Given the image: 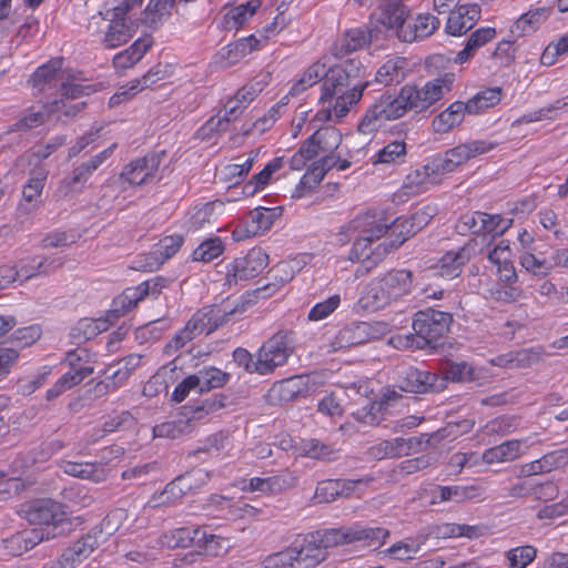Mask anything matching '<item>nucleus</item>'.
Masks as SVG:
<instances>
[{
  "label": "nucleus",
  "mask_w": 568,
  "mask_h": 568,
  "mask_svg": "<svg viewBox=\"0 0 568 568\" xmlns=\"http://www.w3.org/2000/svg\"><path fill=\"white\" fill-rule=\"evenodd\" d=\"M368 81L352 83L348 75L341 68H328L322 83V102L335 100L332 110L337 118H343L349 108L359 102Z\"/></svg>",
  "instance_id": "nucleus-3"
},
{
  "label": "nucleus",
  "mask_w": 568,
  "mask_h": 568,
  "mask_svg": "<svg viewBox=\"0 0 568 568\" xmlns=\"http://www.w3.org/2000/svg\"><path fill=\"white\" fill-rule=\"evenodd\" d=\"M407 112L402 89L396 94L386 91L367 109L358 124V132L372 135L385 122L400 119Z\"/></svg>",
  "instance_id": "nucleus-6"
},
{
  "label": "nucleus",
  "mask_w": 568,
  "mask_h": 568,
  "mask_svg": "<svg viewBox=\"0 0 568 568\" xmlns=\"http://www.w3.org/2000/svg\"><path fill=\"white\" fill-rule=\"evenodd\" d=\"M379 14L377 17L378 23L387 29L396 30L399 38V31L407 26L406 18L408 11L403 3H394L388 1H379Z\"/></svg>",
  "instance_id": "nucleus-30"
},
{
  "label": "nucleus",
  "mask_w": 568,
  "mask_h": 568,
  "mask_svg": "<svg viewBox=\"0 0 568 568\" xmlns=\"http://www.w3.org/2000/svg\"><path fill=\"white\" fill-rule=\"evenodd\" d=\"M495 144L486 141H470L447 150L443 155L433 159V168L439 173H450L459 165L477 155L489 152Z\"/></svg>",
  "instance_id": "nucleus-11"
},
{
  "label": "nucleus",
  "mask_w": 568,
  "mask_h": 568,
  "mask_svg": "<svg viewBox=\"0 0 568 568\" xmlns=\"http://www.w3.org/2000/svg\"><path fill=\"white\" fill-rule=\"evenodd\" d=\"M407 154L406 143L404 141H393L386 144L376 155L374 164H400L405 161Z\"/></svg>",
  "instance_id": "nucleus-49"
},
{
  "label": "nucleus",
  "mask_w": 568,
  "mask_h": 568,
  "mask_svg": "<svg viewBox=\"0 0 568 568\" xmlns=\"http://www.w3.org/2000/svg\"><path fill=\"white\" fill-rule=\"evenodd\" d=\"M100 14L104 20L109 21L108 28L101 38V43L105 49H116L133 38L135 29L131 21L114 17L105 18V13L102 11Z\"/></svg>",
  "instance_id": "nucleus-21"
},
{
  "label": "nucleus",
  "mask_w": 568,
  "mask_h": 568,
  "mask_svg": "<svg viewBox=\"0 0 568 568\" xmlns=\"http://www.w3.org/2000/svg\"><path fill=\"white\" fill-rule=\"evenodd\" d=\"M60 91L61 99L65 101L69 99H78L82 95H89L93 91V89L92 85H84L78 83L73 77L67 74L65 80H63L60 84Z\"/></svg>",
  "instance_id": "nucleus-62"
},
{
  "label": "nucleus",
  "mask_w": 568,
  "mask_h": 568,
  "mask_svg": "<svg viewBox=\"0 0 568 568\" xmlns=\"http://www.w3.org/2000/svg\"><path fill=\"white\" fill-rule=\"evenodd\" d=\"M388 530L376 527H354L347 529H327L302 535L305 547L317 552L316 566L323 562L327 556V548L352 541L369 540V546L379 545L388 536Z\"/></svg>",
  "instance_id": "nucleus-1"
},
{
  "label": "nucleus",
  "mask_w": 568,
  "mask_h": 568,
  "mask_svg": "<svg viewBox=\"0 0 568 568\" xmlns=\"http://www.w3.org/2000/svg\"><path fill=\"white\" fill-rule=\"evenodd\" d=\"M436 379L435 374L415 367L398 371V387L407 393H426L435 387Z\"/></svg>",
  "instance_id": "nucleus-22"
},
{
  "label": "nucleus",
  "mask_w": 568,
  "mask_h": 568,
  "mask_svg": "<svg viewBox=\"0 0 568 568\" xmlns=\"http://www.w3.org/2000/svg\"><path fill=\"white\" fill-rule=\"evenodd\" d=\"M480 7L476 3L459 6L448 17L446 23L447 33L452 36L465 34L480 19Z\"/></svg>",
  "instance_id": "nucleus-23"
},
{
  "label": "nucleus",
  "mask_w": 568,
  "mask_h": 568,
  "mask_svg": "<svg viewBox=\"0 0 568 568\" xmlns=\"http://www.w3.org/2000/svg\"><path fill=\"white\" fill-rule=\"evenodd\" d=\"M342 135L332 126L315 131L297 150L306 161L313 160L320 153L333 152L339 145Z\"/></svg>",
  "instance_id": "nucleus-17"
},
{
  "label": "nucleus",
  "mask_w": 568,
  "mask_h": 568,
  "mask_svg": "<svg viewBox=\"0 0 568 568\" xmlns=\"http://www.w3.org/2000/svg\"><path fill=\"white\" fill-rule=\"evenodd\" d=\"M428 539V535L420 532L415 538H408L406 541L394 544L386 550L390 558L396 560H408L415 558L420 550L422 545Z\"/></svg>",
  "instance_id": "nucleus-43"
},
{
  "label": "nucleus",
  "mask_w": 568,
  "mask_h": 568,
  "mask_svg": "<svg viewBox=\"0 0 568 568\" xmlns=\"http://www.w3.org/2000/svg\"><path fill=\"white\" fill-rule=\"evenodd\" d=\"M303 376L283 379L271 388V393L282 402H291L304 393Z\"/></svg>",
  "instance_id": "nucleus-46"
},
{
  "label": "nucleus",
  "mask_w": 568,
  "mask_h": 568,
  "mask_svg": "<svg viewBox=\"0 0 568 568\" xmlns=\"http://www.w3.org/2000/svg\"><path fill=\"white\" fill-rule=\"evenodd\" d=\"M503 90L499 87L488 88L478 92L467 102H464L467 106L469 114H478L488 108L495 106L501 100Z\"/></svg>",
  "instance_id": "nucleus-42"
},
{
  "label": "nucleus",
  "mask_w": 568,
  "mask_h": 568,
  "mask_svg": "<svg viewBox=\"0 0 568 568\" xmlns=\"http://www.w3.org/2000/svg\"><path fill=\"white\" fill-rule=\"evenodd\" d=\"M142 2L143 0H106L103 13L105 18L126 19V14L134 8L141 7Z\"/></svg>",
  "instance_id": "nucleus-59"
},
{
  "label": "nucleus",
  "mask_w": 568,
  "mask_h": 568,
  "mask_svg": "<svg viewBox=\"0 0 568 568\" xmlns=\"http://www.w3.org/2000/svg\"><path fill=\"white\" fill-rule=\"evenodd\" d=\"M447 429H440L432 435H420L412 438H395L392 440H382L368 448L367 454L374 459L395 458L402 455H409L410 450L422 445H430L433 440H440L445 437Z\"/></svg>",
  "instance_id": "nucleus-10"
},
{
  "label": "nucleus",
  "mask_w": 568,
  "mask_h": 568,
  "mask_svg": "<svg viewBox=\"0 0 568 568\" xmlns=\"http://www.w3.org/2000/svg\"><path fill=\"white\" fill-rule=\"evenodd\" d=\"M22 513L30 524L44 526L47 538L64 536L72 530L65 507L52 499L33 500L24 506Z\"/></svg>",
  "instance_id": "nucleus-5"
},
{
  "label": "nucleus",
  "mask_w": 568,
  "mask_h": 568,
  "mask_svg": "<svg viewBox=\"0 0 568 568\" xmlns=\"http://www.w3.org/2000/svg\"><path fill=\"white\" fill-rule=\"evenodd\" d=\"M47 176L48 172L42 168L34 169L33 171H31L30 179L22 191V196L26 204L22 203L20 205V209L30 212L38 206L40 202L39 197L44 187Z\"/></svg>",
  "instance_id": "nucleus-34"
},
{
  "label": "nucleus",
  "mask_w": 568,
  "mask_h": 568,
  "mask_svg": "<svg viewBox=\"0 0 568 568\" xmlns=\"http://www.w3.org/2000/svg\"><path fill=\"white\" fill-rule=\"evenodd\" d=\"M372 41L371 31L366 28H353L346 30L332 47V53L336 58H343L354 51L363 49Z\"/></svg>",
  "instance_id": "nucleus-26"
},
{
  "label": "nucleus",
  "mask_w": 568,
  "mask_h": 568,
  "mask_svg": "<svg viewBox=\"0 0 568 568\" xmlns=\"http://www.w3.org/2000/svg\"><path fill=\"white\" fill-rule=\"evenodd\" d=\"M469 261V253L465 247L445 253L437 265L440 277L453 280L462 273L464 265Z\"/></svg>",
  "instance_id": "nucleus-35"
},
{
  "label": "nucleus",
  "mask_w": 568,
  "mask_h": 568,
  "mask_svg": "<svg viewBox=\"0 0 568 568\" xmlns=\"http://www.w3.org/2000/svg\"><path fill=\"white\" fill-rule=\"evenodd\" d=\"M454 74H445L425 83L423 88L414 84L403 85L402 92L405 98L407 111L420 113L426 111L434 103L444 98L452 90Z\"/></svg>",
  "instance_id": "nucleus-7"
},
{
  "label": "nucleus",
  "mask_w": 568,
  "mask_h": 568,
  "mask_svg": "<svg viewBox=\"0 0 568 568\" xmlns=\"http://www.w3.org/2000/svg\"><path fill=\"white\" fill-rule=\"evenodd\" d=\"M375 212H366L354 217L352 221L342 225L334 235L335 243L344 246L355 239L359 233H367L375 229L379 233L383 230L382 224H376Z\"/></svg>",
  "instance_id": "nucleus-20"
},
{
  "label": "nucleus",
  "mask_w": 568,
  "mask_h": 568,
  "mask_svg": "<svg viewBox=\"0 0 568 568\" xmlns=\"http://www.w3.org/2000/svg\"><path fill=\"white\" fill-rule=\"evenodd\" d=\"M199 377V393L210 392L213 388L222 387L230 378V374L216 367H207L195 374Z\"/></svg>",
  "instance_id": "nucleus-48"
},
{
  "label": "nucleus",
  "mask_w": 568,
  "mask_h": 568,
  "mask_svg": "<svg viewBox=\"0 0 568 568\" xmlns=\"http://www.w3.org/2000/svg\"><path fill=\"white\" fill-rule=\"evenodd\" d=\"M326 65L321 62L313 63L302 75V78L294 83L291 88V95H298L303 91H305L308 87L314 85L317 81L324 79L326 73Z\"/></svg>",
  "instance_id": "nucleus-51"
},
{
  "label": "nucleus",
  "mask_w": 568,
  "mask_h": 568,
  "mask_svg": "<svg viewBox=\"0 0 568 568\" xmlns=\"http://www.w3.org/2000/svg\"><path fill=\"white\" fill-rule=\"evenodd\" d=\"M371 329V325L366 322L346 326L338 332L336 344L339 348L364 344L373 337Z\"/></svg>",
  "instance_id": "nucleus-37"
},
{
  "label": "nucleus",
  "mask_w": 568,
  "mask_h": 568,
  "mask_svg": "<svg viewBox=\"0 0 568 568\" xmlns=\"http://www.w3.org/2000/svg\"><path fill=\"white\" fill-rule=\"evenodd\" d=\"M413 274L407 270H393L374 278L363 291L359 304L363 308L376 311L397 301L410 291Z\"/></svg>",
  "instance_id": "nucleus-2"
},
{
  "label": "nucleus",
  "mask_w": 568,
  "mask_h": 568,
  "mask_svg": "<svg viewBox=\"0 0 568 568\" xmlns=\"http://www.w3.org/2000/svg\"><path fill=\"white\" fill-rule=\"evenodd\" d=\"M135 424V418L130 412H121L120 414L105 420L102 429L95 430V433L93 434V440L102 438L108 433L133 428Z\"/></svg>",
  "instance_id": "nucleus-50"
},
{
  "label": "nucleus",
  "mask_w": 568,
  "mask_h": 568,
  "mask_svg": "<svg viewBox=\"0 0 568 568\" xmlns=\"http://www.w3.org/2000/svg\"><path fill=\"white\" fill-rule=\"evenodd\" d=\"M153 45L151 36L136 39L128 49L113 57V65L118 70H125L136 64Z\"/></svg>",
  "instance_id": "nucleus-28"
},
{
  "label": "nucleus",
  "mask_w": 568,
  "mask_h": 568,
  "mask_svg": "<svg viewBox=\"0 0 568 568\" xmlns=\"http://www.w3.org/2000/svg\"><path fill=\"white\" fill-rule=\"evenodd\" d=\"M466 113L468 110L465 103L456 101L434 118L433 130L437 133H447L463 122Z\"/></svg>",
  "instance_id": "nucleus-32"
},
{
  "label": "nucleus",
  "mask_w": 568,
  "mask_h": 568,
  "mask_svg": "<svg viewBox=\"0 0 568 568\" xmlns=\"http://www.w3.org/2000/svg\"><path fill=\"white\" fill-rule=\"evenodd\" d=\"M194 535L196 537L195 547L199 550L186 554L181 559V564H174L176 568L183 565L196 564L197 558L202 555L217 557L226 549L225 541L220 536L207 534L206 530L201 527L194 529Z\"/></svg>",
  "instance_id": "nucleus-18"
},
{
  "label": "nucleus",
  "mask_w": 568,
  "mask_h": 568,
  "mask_svg": "<svg viewBox=\"0 0 568 568\" xmlns=\"http://www.w3.org/2000/svg\"><path fill=\"white\" fill-rule=\"evenodd\" d=\"M175 0H151L143 11L142 22L156 27L164 18L171 14V8Z\"/></svg>",
  "instance_id": "nucleus-47"
},
{
  "label": "nucleus",
  "mask_w": 568,
  "mask_h": 568,
  "mask_svg": "<svg viewBox=\"0 0 568 568\" xmlns=\"http://www.w3.org/2000/svg\"><path fill=\"white\" fill-rule=\"evenodd\" d=\"M141 359V355L131 354L116 363L118 368L111 375L113 389H116L129 378L131 373L140 366Z\"/></svg>",
  "instance_id": "nucleus-54"
},
{
  "label": "nucleus",
  "mask_w": 568,
  "mask_h": 568,
  "mask_svg": "<svg viewBox=\"0 0 568 568\" xmlns=\"http://www.w3.org/2000/svg\"><path fill=\"white\" fill-rule=\"evenodd\" d=\"M116 143L74 166L71 175L62 179L55 190L58 199L68 197L77 189L82 190L93 173L113 154Z\"/></svg>",
  "instance_id": "nucleus-9"
},
{
  "label": "nucleus",
  "mask_w": 568,
  "mask_h": 568,
  "mask_svg": "<svg viewBox=\"0 0 568 568\" xmlns=\"http://www.w3.org/2000/svg\"><path fill=\"white\" fill-rule=\"evenodd\" d=\"M406 65L404 58H392L378 68L375 81L385 87L397 85L406 79Z\"/></svg>",
  "instance_id": "nucleus-31"
},
{
  "label": "nucleus",
  "mask_w": 568,
  "mask_h": 568,
  "mask_svg": "<svg viewBox=\"0 0 568 568\" xmlns=\"http://www.w3.org/2000/svg\"><path fill=\"white\" fill-rule=\"evenodd\" d=\"M195 535L194 529H190L187 527L176 528L174 530H171L166 532L163 536V542L171 548L176 547H189L194 546L195 547Z\"/></svg>",
  "instance_id": "nucleus-56"
},
{
  "label": "nucleus",
  "mask_w": 568,
  "mask_h": 568,
  "mask_svg": "<svg viewBox=\"0 0 568 568\" xmlns=\"http://www.w3.org/2000/svg\"><path fill=\"white\" fill-rule=\"evenodd\" d=\"M224 246L219 237L202 242L193 252L195 261L211 262L223 253Z\"/></svg>",
  "instance_id": "nucleus-60"
},
{
  "label": "nucleus",
  "mask_w": 568,
  "mask_h": 568,
  "mask_svg": "<svg viewBox=\"0 0 568 568\" xmlns=\"http://www.w3.org/2000/svg\"><path fill=\"white\" fill-rule=\"evenodd\" d=\"M268 264V255L264 250L254 247L245 256L235 258L226 272L227 284L247 281L258 275Z\"/></svg>",
  "instance_id": "nucleus-14"
},
{
  "label": "nucleus",
  "mask_w": 568,
  "mask_h": 568,
  "mask_svg": "<svg viewBox=\"0 0 568 568\" xmlns=\"http://www.w3.org/2000/svg\"><path fill=\"white\" fill-rule=\"evenodd\" d=\"M495 37L496 30L494 28L486 27L477 29L469 36L465 48L457 53L455 62L460 64L467 62L479 48L484 47Z\"/></svg>",
  "instance_id": "nucleus-38"
},
{
  "label": "nucleus",
  "mask_w": 568,
  "mask_h": 568,
  "mask_svg": "<svg viewBox=\"0 0 568 568\" xmlns=\"http://www.w3.org/2000/svg\"><path fill=\"white\" fill-rule=\"evenodd\" d=\"M547 18L545 8H537L521 14L514 26L511 27V33L517 37H523L527 33L535 31L542 21Z\"/></svg>",
  "instance_id": "nucleus-45"
},
{
  "label": "nucleus",
  "mask_w": 568,
  "mask_h": 568,
  "mask_svg": "<svg viewBox=\"0 0 568 568\" xmlns=\"http://www.w3.org/2000/svg\"><path fill=\"white\" fill-rule=\"evenodd\" d=\"M163 155L164 152L149 153L143 158L132 160L123 166L119 179L133 186L152 183Z\"/></svg>",
  "instance_id": "nucleus-15"
},
{
  "label": "nucleus",
  "mask_w": 568,
  "mask_h": 568,
  "mask_svg": "<svg viewBox=\"0 0 568 568\" xmlns=\"http://www.w3.org/2000/svg\"><path fill=\"white\" fill-rule=\"evenodd\" d=\"M67 73L62 70V60L55 59L39 67L31 77L33 88L39 92L55 89L65 80Z\"/></svg>",
  "instance_id": "nucleus-25"
},
{
  "label": "nucleus",
  "mask_w": 568,
  "mask_h": 568,
  "mask_svg": "<svg viewBox=\"0 0 568 568\" xmlns=\"http://www.w3.org/2000/svg\"><path fill=\"white\" fill-rule=\"evenodd\" d=\"M258 7V0H250L230 9L224 16V27L230 30L240 28L255 13Z\"/></svg>",
  "instance_id": "nucleus-44"
},
{
  "label": "nucleus",
  "mask_w": 568,
  "mask_h": 568,
  "mask_svg": "<svg viewBox=\"0 0 568 568\" xmlns=\"http://www.w3.org/2000/svg\"><path fill=\"white\" fill-rule=\"evenodd\" d=\"M251 222L254 224L252 230H234L233 239L235 241H241L244 237H248L250 235H255L258 231L268 230L274 221V213L270 209L265 207H256L250 212Z\"/></svg>",
  "instance_id": "nucleus-40"
},
{
  "label": "nucleus",
  "mask_w": 568,
  "mask_h": 568,
  "mask_svg": "<svg viewBox=\"0 0 568 568\" xmlns=\"http://www.w3.org/2000/svg\"><path fill=\"white\" fill-rule=\"evenodd\" d=\"M294 352L291 333L280 331L263 343L257 351V374L267 375L283 366Z\"/></svg>",
  "instance_id": "nucleus-8"
},
{
  "label": "nucleus",
  "mask_w": 568,
  "mask_h": 568,
  "mask_svg": "<svg viewBox=\"0 0 568 568\" xmlns=\"http://www.w3.org/2000/svg\"><path fill=\"white\" fill-rule=\"evenodd\" d=\"M260 43L261 40L256 39L254 34L232 42L220 50V63L224 68L231 67L257 49Z\"/></svg>",
  "instance_id": "nucleus-29"
},
{
  "label": "nucleus",
  "mask_w": 568,
  "mask_h": 568,
  "mask_svg": "<svg viewBox=\"0 0 568 568\" xmlns=\"http://www.w3.org/2000/svg\"><path fill=\"white\" fill-rule=\"evenodd\" d=\"M65 473L74 477L92 479L94 481H100L105 477L103 467L92 463H68L65 465Z\"/></svg>",
  "instance_id": "nucleus-53"
},
{
  "label": "nucleus",
  "mask_w": 568,
  "mask_h": 568,
  "mask_svg": "<svg viewBox=\"0 0 568 568\" xmlns=\"http://www.w3.org/2000/svg\"><path fill=\"white\" fill-rule=\"evenodd\" d=\"M439 171H436L435 168H433V160L414 171H412L405 178L403 187L407 190V194H416L420 191L422 186L425 184L432 182L434 183V178L437 175H440Z\"/></svg>",
  "instance_id": "nucleus-41"
},
{
  "label": "nucleus",
  "mask_w": 568,
  "mask_h": 568,
  "mask_svg": "<svg viewBox=\"0 0 568 568\" xmlns=\"http://www.w3.org/2000/svg\"><path fill=\"white\" fill-rule=\"evenodd\" d=\"M298 484V477L290 469L268 476L253 477L248 481V488L252 491H261L265 494H280L288 489H293Z\"/></svg>",
  "instance_id": "nucleus-19"
},
{
  "label": "nucleus",
  "mask_w": 568,
  "mask_h": 568,
  "mask_svg": "<svg viewBox=\"0 0 568 568\" xmlns=\"http://www.w3.org/2000/svg\"><path fill=\"white\" fill-rule=\"evenodd\" d=\"M537 550L532 546L510 549L507 554L511 568H526L535 558Z\"/></svg>",
  "instance_id": "nucleus-63"
},
{
  "label": "nucleus",
  "mask_w": 568,
  "mask_h": 568,
  "mask_svg": "<svg viewBox=\"0 0 568 568\" xmlns=\"http://www.w3.org/2000/svg\"><path fill=\"white\" fill-rule=\"evenodd\" d=\"M193 473H187L185 475L179 476L173 481L166 485L163 490V496H166V499L176 500L183 497L187 491L193 488Z\"/></svg>",
  "instance_id": "nucleus-57"
},
{
  "label": "nucleus",
  "mask_w": 568,
  "mask_h": 568,
  "mask_svg": "<svg viewBox=\"0 0 568 568\" xmlns=\"http://www.w3.org/2000/svg\"><path fill=\"white\" fill-rule=\"evenodd\" d=\"M182 243L183 239L181 236H165L159 242L152 254L159 255L162 264L181 248Z\"/></svg>",
  "instance_id": "nucleus-64"
},
{
  "label": "nucleus",
  "mask_w": 568,
  "mask_h": 568,
  "mask_svg": "<svg viewBox=\"0 0 568 568\" xmlns=\"http://www.w3.org/2000/svg\"><path fill=\"white\" fill-rule=\"evenodd\" d=\"M310 552L312 550L305 547L302 535H298L290 547L268 555L263 561V568H292L294 565L303 568H314L318 555L317 552L312 555Z\"/></svg>",
  "instance_id": "nucleus-13"
},
{
  "label": "nucleus",
  "mask_w": 568,
  "mask_h": 568,
  "mask_svg": "<svg viewBox=\"0 0 568 568\" xmlns=\"http://www.w3.org/2000/svg\"><path fill=\"white\" fill-rule=\"evenodd\" d=\"M438 489L440 501L463 503L479 498L484 494V488L478 485L440 486Z\"/></svg>",
  "instance_id": "nucleus-39"
},
{
  "label": "nucleus",
  "mask_w": 568,
  "mask_h": 568,
  "mask_svg": "<svg viewBox=\"0 0 568 568\" xmlns=\"http://www.w3.org/2000/svg\"><path fill=\"white\" fill-rule=\"evenodd\" d=\"M376 224H382L383 230L379 233L374 232L375 229L367 233H359L353 243V247L349 252L348 260L352 262H361L369 260L373 254L371 244L384 236L388 231L387 219L383 213L375 212Z\"/></svg>",
  "instance_id": "nucleus-24"
},
{
  "label": "nucleus",
  "mask_w": 568,
  "mask_h": 568,
  "mask_svg": "<svg viewBox=\"0 0 568 568\" xmlns=\"http://www.w3.org/2000/svg\"><path fill=\"white\" fill-rule=\"evenodd\" d=\"M388 230H392L393 234L396 235L397 240L390 242L392 247H398L410 236L415 235L418 230L410 217L407 219H395L388 222Z\"/></svg>",
  "instance_id": "nucleus-55"
},
{
  "label": "nucleus",
  "mask_w": 568,
  "mask_h": 568,
  "mask_svg": "<svg viewBox=\"0 0 568 568\" xmlns=\"http://www.w3.org/2000/svg\"><path fill=\"white\" fill-rule=\"evenodd\" d=\"M236 312H239L237 306L231 307L229 304H223L221 306L212 305L195 313L191 320L187 321L183 331L191 337V339L202 333L209 335L226 323L229 317Z\"/></svg>",
  "instance_id": "nucleus-12"
},
{
  "label": "nucleus",
  "mask_w": 568,
  "mask_h": 568,
  "mask_svg": "<svg viewBox=\"0 0 568 568\" xmlns=\"http://www.w3.org/2000/svg\"><path fill=\"white\" fill-rule=\"evenodd\" d=\"M453 315L447 312L426 308L415 314L413 320L414 334L407 335L403 346L423 349L436 347L450 328Z\"/></svg>",
  "instance_id": "nucleus-4"
},
{
  "label": "nucleus",
  "mask_w": 568,
  "mask_h": 568,
  "mask_svg": "<svg viewBox=\"0 0 568 568\" xmlns=\"http://www.w3.org/2000/svg\"><path fill=\"white\" fill-rule=\"evenodd\" d=\"M439 27V20L430 13L418 14L399 31V40L413 42L429 37Z\"/></svg>",
  "instance_id": "nucleus-27"
},
{
  "label": "nucleus",
  "mask_w": 568,
  "mask_h": 568,
  "mask_svg": "<svg viewBox=\"0 0 568 568\" xmlns=\"http://www.w3.org/2000/svg\"><path fill=\"white\" fill-rule=\"evenodd\" d=\"M521 454V442L517 439L506 440L500 445L486 449L481 459L486 464L507 463L517 459Z\"/></svg>",
  "instance_id": "nucleus-36"
},
{
  "label": "nucleus",
  "mask_w": 568,
  "mask_h": 568,
  "mask_svg": "<svg viewBox=\"0 0 568 568\" xmlns=\"http://www.w3.org/2000/svg\"><path fill=\"white\" fill-rule=\"evenodd\" d=\"M100 323L92 318H81L70 332V336L74 344H82L101 333Z\"/></svg>",
  "instance_id": "nucleus-52"
},
{
  "label": "nucleus",
  "mask_w": 568,
  "mask_h": 568,
  "mask_svg": "<svg viewBox=\"0 0 568 568\" xmlns=\"http://www.w3.org/2000/svg\"><path fill=\"white\" fill-rule=\"evenodd\" d=\"M485 221H486V213L481 212H475V213H468L464 214L456 225L458 232L460 234H466L467 232H470L473 234H485Z\"/></svg>",
  "instance_id": "nucleus-58"
},
{
  "label": "nucleus",
  "mask_w": 568,
  "mask_h": 568,
  "mask_svg": "<svg viewBox=\"0 0 568 568\" xmlns=\"http://www.w3.org/2000/svg\"><path fill=\"white\" fill-rule=\"evenodd\" d=\"M49 104L48 102L44 105L45 112L43 111H33V109L30 110L28 114L20 118L10 129V131H28L34 128H38L39 125L43 124L49 115Z\"/></svg>",
  "instance_id": "nucleus-61"
},
{
  "label": "nucleus",
  "mask_w": 568,
  "mask_h": 568,
  "mask_svg": "<svg viewBox=\"0 0 568 568\" xmlns=\"http://www.w3.org/2000/svg\"><path fill=\"white\" fill-rule=\"evenodd\" d=\"M246 104L242 103L240 99L235 95L233 99L229 100L224 106V113L221 115L219 113L215 116H212L201 129L202 132L205 131H216L223 132L227 129L230 122L235 121L244 111Z\"/></svg>",
  "instance_id": "nucleus-33"
},
{
  "label": "nucleus",
  "mask_w": 568,
  "mask_h": 568,
  "mask_svg": "<svg viewBox=\"0 0 568 568\" xmlns=\"http://www.w3.org/2000/svg\"><path fill=\"white\" fill-rule=\"evenodd\" d=\"M99 540L95 534H87L65 548L59 558L61 567L89 566L95 559Z\"/></svg>",
  "instance_id": "nucleus-16"
}]
</instances>
